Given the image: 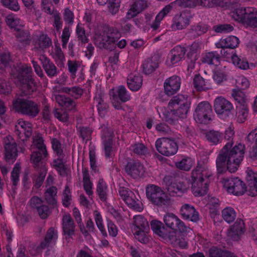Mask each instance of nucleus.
Listing matches in <instances>:
<instances>
[{"label":"nucleus","mask_w":257,"mask_h":257,"mask_svg":"<svg viewBox=\"0 0 257 257\" xmlns=\"http://www.w3.org/2000/svg\"><path fill=\"white\" fill-rule=\"evenodd\" d=\"M245 149L244 145L240 143L234 145L232 142L226 143L216 160L217 172L222 173L226 169L231 173L236 172L243 159Z\"/></svg>","instance_id":"nucleus-1"},{"label":"nucleus","mask_w":257,"mask_h":257,"mask_svg":"<svg viewBox=\"0 0 257 257\" xmlns=\"http://www.w3.org/2000/svg\"><path fill=\"white\" fill-rule=\"evenodd\" d=\"M190 104V100L187 96L179 94L170 101L168 111L165 108H160L158 112L160 117L167 121L172 122L179 118H185Z\"/></svg>","instance_id":"nucleus-2"},{"label":"nucleus","mask_w":257,"mask_h":257,"mask_svg":"<svg viewBox=\"0 0 257 257\" xmlns=\"http://www.w3.org/2000/svg\"><path fill=\"white\" fill-rule=\"evenodd\" d=\"M212 173L205 166H197L191 173V183L192 193L195 196L205 195L208 190L209 177Z\"/></svg>","instance_id":"nucleus-3"},{"label":"nucleus","mask_w":257,"mask_h":257,"mask_svg":"<svg viewBox=\"0 0 257 257\" xmlns=\"http://www.w3.org/2000/svg\"><path fill=\"white\" fill-rule=\"evenodd\" d=\"M232 18L246 28L257 30V9L254 7H239L231 13Z\"/></svg>","instance_id":"nucleus-4"},{"label":"nucleus","mask_w":257,"mask_h":257,"mask_svg":"<svg viewBox=\"0 0 257 257\" xmlns=\"http://www.w3.org/2000/svg\"><path fill=\"white\" fill-rule=\"evenodd\" d=\"M16 72H14L13 77L17 79L16 83L20 82L22 85L23 89H26V94H30L37 89V85L34 80L31 77L32 69L31 67L27 65H21L18 68H15Z\"/></svg>","instance_id":"nucleus-5"},{"label":"nucleus","mask_w":257,"mask_h":257,"mask_svg":"<svg viewBox=\"0 0 257 257\" xmlns=\"http://www.w3.org/2000/svg\"><path fill=\"white\" fill-rule=\"evenodd\" d=\"M146 194L149 201L154 206L166 208L171 203L167 194L158 186L148 185L146 188Z\"/></svg>","instance_id":"nucleus-6"},{"label":"nucleus","mask_w":257,"mask_h":257,"mask_svg":"<svg viewBox=\"0 0 257 257\" xmlns=\"http://www.w3.org/2000/svg\"><path fill=\"white\" fill-rule=\"evenodd\" d=\"M120 37V33L117 29L105 27L95 33L94 37V43L100 48H106L109 45L115 43Z\"/></svg>","instance_id":"nucleus-7"},{"label":"nucleus","mask_w":257,"mask_h":257,"mask_svg":"<svg viewBox=\"0 0 257 257\" xmlns=\"http://www.w3.org/2000/svg\"><path fill=\"white\" fill-rule=\"evenodd\" d=\"M13 106L16 111L31 117L36 116L40 111L37 104L23 98H18L14 100Z\"/></svg>","instance_id":"nucleus-8"},{"label":"nucleus","mask_w":257,"mask_h":257,"mask_svg":"<svg viewBox=\"0 0 257 257\" xmlns=\"http://www.w3.org/2000/svg\"><path fill=\"white\" fill-rule=\"evenodd\" d=\"M164 222L167 227L173 230L172 233L168 234H176V232L191 233L192 230L185 225L184 222L173 213L165 214L163 218Z\"/></svg>","instance_id":"nucleus-9"},{"label":"nucleus","mask_w":257,"mask_h":257,"mask_svg":"<svg viewBox=\"0 0 257 257\" xmlns=\"http://www.w3.org/2000/svg\"><path fill=\"white\" fill-rule=\"evenodd\" d=\"M157 151L161 155L170 157L176 154L178 147L174 140L167 138H162L157 140L155 143Z\"/></svg>","instance_id":"nucleus-10"},{"label":"nucleus","mask_w":257,"mask_h":257,"mask_svg":"<svg viewBox=\"0 0 257 257\" xmlns=\"http://www.w3.org/2000/svg\"><path fill=\"white\" fill-rule=\"evenodd\" d=\"M212 109L211 105L207 101L199 103L194 112L195 121L200 123H207L211 119Z\"/></svg>","instance_id":"nucleus-11"},{"label":"nucleus","mask_w":257,"mask_h":257,"mask_svg":"<svg viewBox=\"0 0 257 257\" xmlns=\"http://www.w3.org/2000/svg\"><path fill=\"white\" fill-rule=\"evenodd\" d=\"M221 184L227 192L234 195H242L245 191L244 184L238 178H224Z\"/></svg>","instance_id":"nucleus-12"},{"label":"nucleus","mask_w":257,"mask_h":257,"mask_svg":"<svg viewBox=\"0 0 257 257\" xmlns=\"http://www.w3.org/2000/svg\"><path fill=\"white\" fill-rule=\"evenodd\" d=\"M233 108L232 104L222 96H218L214 100V110L220 118L224 119L229 116Z\"/></svg>","instance_id":"nucleus-13"},{"label":"nucleus","mask_w":257,"mask_h":257,"mask_svg":"<svg viewBox=\"0 0 257 257\" xmlns=\"http://www.w3.org/2000/svg\"><path fill=\"white\" fill-rule=\"evenodd\" d=\"M109 94L111 96V99L113 106L117 109L121 108V102H124L131 99L130 94L123 86H120L116 89H111Z\"/></svg>","instance_id":"nucleus-14"},{"label":"nucleus","mask_w":257,"mask_h":257,"mask_svg":"<svg viewBox=\"0 0 257 257\" xmlns=\"http://www.w3.org/2000/svg\"><path fill=\"white\" fill-rule=\"evenodd\" d=\"M58 238V232L54 228H50L47 231L44 240L37 247L38 253H40L43 249H47V254L48 252L54 251L53 246L55 244Z\"/></svg>","instance_id":"nucleus-15"},{"label":"nucleus","mask_w":257,"mask_h":257,"mask_svg":"<svg viewBox=\"0 0 257 257\" xmlns=\"http://www.w3.org/2000/svg\"><path fill=\"white\" fill-rule=\"evenodd\" d=\"M15 127L16 133L22 141H27L32 136L33 125L30 121L19 119Z\"/></svg>","instance_id":"nucleus-16"},{"label":"nucleus","mask_w":257,"mask_h":257,"mask_svg":"<svg viewBox=\"0 0 257 257\" xmlns=\"http://www.w3.org/2000/svg\"><path fill=\"white\" fill-rule=\"evenodd\" d=\"M5 157L7 162H13L18 155L17 144L12 136L5 138Z\"/></svg>","instance_id":"nucleus-17"},{"label":"nucleus","mask_w":257,"mask_h":257,"mask_svg":"<svg viewBox=\"0 0 257 257\" xmlns=\"http://www.w3.org/2000/svg\"><path fill=\"white\" fill-rule=\"evenodd\" d=\"M184 48L177 46L172 49L168 54L166 64L170 67L175 66L180 62L185 55Z\"/></svg>","instance_id":"nucleus-18"},{"label":"nucleus","mask_w":257,"mask_h":257,"mask_svg":"<svg viewBox=\"0 0 257 257\" xmlns=\"http://www.w3.org/2000/svg\"><path fill=\"white\" fill-rule=\"evenodd\" d=\"M181 81L179 77L173 76L167 79L164 83L165 93L172 95L177 92L180 87Z\"/></svg>","instance_id":"nucleus-19"},{"label":"nucleus","mask_w":257,"mask_h":257,"mask_svg":"<svg viewBox=\"0 0 257 257\" xmlns=\"http://www.w3.org/2000/svg\"><path fill=\"white\" fill-rule=\"evenodd\" d=\"M247 191L251 196L257 195V172L248 168L246 170Z\"/></svg>","instance_id":"nucleus-20"},{"label":"nucleus","mask_w":257,"mask_h":257,"mask_svg":"<svg viewBox=\"0 0 257 257\" xmlns=\"http://www.w3.org/2000/svg\"><path fill=\"white\" fill-rule=\"evenodd\" d=\"M125 171L134 178L142 177L146 173L144 166L139 162H129L126 166Z\"/></svg>","instance_id":"nucleus-21"},{"label":"nucleus","mask_w":257,"mask_h":257,"mask_svg":"<svg viewBox=\"0 0 257 257\" xmlns=\"http://www.w3.org/2000/svg\"><path fill=\"white\" fill-rule=\"evenodd\" d=\"M191 14L188 12H183L180 15H176L173 19L172 29L176 30L183 29L189 24Z\"/></svg>","instance_id":"nucleus-22"},{"label":"nucleus","mask_w":257,"mask_h":257,"mask_svg":"<svg viewBox=\"0 0 257 257\" xmlns=\"http://www.w3.org/2000/svg\"><path fill=\"white\" fill-rule=\"evenodd\" d=\"M180 212L184 219H189L194 222L197 221L199 219L198 212L191 205L184 204L181 208Z\"/></svg>","instance_id":"nucleus-23"},{"label":"nucleus","mask_w":257,"mask_h":257,"mask_svg":"<svg viewBox=\"0 0 257 257\" xmlns=\"http://www.w3.org/2000/svg\"><path fill=\"white\" fill-rule=\"evenodd\" d=\"M159 61L160 57L156 54L145 60L142 65L143 71L146 74L152 73L158 67Z\"/></svg>","instance_id":"nucleus-24"},{"label":"nucleus","mask_w":257,"mask_h":257,"mask_svg":"<svg viewBox=\"0 0 257 257\" xmlns=\"http://www.w3.org/2000/svg\"><path fill=\"white\" fill-rule=\"evenodd\" d=\"M244 227L243 221L242 220H237L229 230L228 232V236L234 240H237L240 236L243 234Z\"/></svg>","instance_id":"nucleus-25"},{"label":"nucleus","mask_w":257,"mask_h":257,"mask_svg":"<svg viewBox=\"0 0 257 257\" xmlns=\"http://www.w3.org/2000/svg\"><path fill=\"white\" fill-rule=\"evenodd\" d=\"M147 6L146 1L144 0H137L131 5L130 9L126 14L127 19H131L136 17L138 14L143 11Z\"/></svg>","instance_id":"nucleus-26"},{"label":"nucleus","mask_w":257,"mask_h":257,"mask_svg":"<svg viewBox=\"0 0 257 257\" xmlns=\"http://www.w3.org/2000/svg\"><path fill=\"white\" fill-rule=\"evenodd\" d=\"M107 134L104 133L102 135V140L104 145V152L106 158H110L113 155L114 150L112 148V133L106 130Z\"/></svg>","instance_id":"nucleus-27"},{"label":"nucleus","mask_w":257,"mask_h":257,"mask_svg":"<svg viewBox=\"0 0 257 257\" xmlns=\"http://www.w3.org/2000/svg\"><path fill=\"white\" fill-rule=\"evenodd\" d=\"M62 227L64 234L66 238L71 237L74 234L75 225L69 214H65L63 216Z\"/></svg>","instance_id":"nucleus-28"},{"label":"nucleus","mask_w":257,"mask_h":257,"mask_svg":"<svg viewBox=\"0 0 257 257\" xmlns=\"http://www.w3.org/2000/svg\"><path fill=\"white\" fill-rule=\"evenodd\" d=\"M239 43V39L234 36H229L225 39H221L215 44L218 48L233 49L237 47Z\"/></svg>","instance_id":"nucleus-29"},{"label":"nucleus","mask_w":257,"mask_h":257,"mask_svg":"<svg viewBox=\"0 0 257 257\" xmlns=\"http://www.w3.org/2000/svg\"><path fill=\"white\" fill-rule=\"evenodd\" d=\"M142 82V77L138 73H131L128 76V87L132 91H138L141 87Z\"/></svg>","instance_id":"nucleus-30"},{"label":"nucleus","mask_w":257,"mask_h":257,"mask_svg":"<svg viewBox=\"0 0 257 257\" xmlns=\"http://www.w3.org/2000/svg\"><path fill=\"white\" fill-rule=\"evenodd\" d=\"M5 22L9 28L15 31H21L23 26L21 20L13 13L10 14L6 17Z\"/></svg>","instance_id":"nucleus-31"},{"label":"nucleus","mask_w":257,"mask_h":257,"mask_svg":"<svg viewBox=\"0 0 257 257\" xmlns=\"http://www.w3.org/2000/svg\"><path fill=\"white\" fill-rule=\"evenodd\" d=\"M52 99L55 100L60 105L68 110H72L75 107L74 101L63 95L53 94Z\"/></svg>","instance_id":"nucleus-32"},{"label":"nucleus","mask_w":257,"mask_h":257,"mask_svg":"<svg viewBox=\"0 0 257 257\" xmlns=\"http://www.w3.org/2000/svg\"><path fill=\"white\" fill-rule=\"evenodd\" d=\"M225 66L220 65L213 71L212 78L218 85H221L227 80V74L224 71Z\"/></svg>","instance_id":"nucleus-33"},{"label":"nucleus","mask_w":257,"mask_h":257,"mask_svg":"<svg viewBox=\"0 0 257 257\" xmlns=\"http://www.w3.org/2000/svg\"><path fill=\"white\" fill-rule=\"evenodd\" d=\"M43 67L48 75L50 77H53L57 74V69L55 66L50 60L44 55L41 56L39 58Z\"/></svg>","instance_id":"nucleus-34"},{"label":"nucleus","mask_w":257,"mask_h":257,"mask_svg":"<svg viewBox=\"0 0 257 257\" xmlns=\"http://www.w3.org/2000/svg\"><path fill=\"white\" fill-rule=\"evenodd\" d=\"M193 85L198 91L205 90L211 88L209 80L204 79L200 75H196L193 79Z\"/></svg>","instance_id":"nucleus-35"},{"label":"nucleus","mask_w":257,"mask_h":257,"mask_svg":"<svg viewBox=\"0 0 257 257\" xmlns=\"http://www.w3.org/2000/svg\"><path fill=\"white\" fill-rule=\"evenodd\" d=\"M132 231L141 229H149L148 222L147 219L141 215L134 217V222L132 227Z\"/></svg>","instance_id":"nucleus-36"},{"label":"nucleus","mask_w":257,"mask_h":257,"mask_svg":"<svg viewBox=\"0 0 257 257\" xmlns=\"http://www.w3.org/2000/svg\"><path fill=\"white\" fill-rule=\"evenodd\" d=\"M150 224L152 229L155 234L163 238H168L169 234L166 232V228L162 222L157 220H153Z\"/></svg>","instance_id":"nucleus-37"},{"label":"nucleus","mask_w":257,"mask_h":257,"mask_svg":"<svg viewBox=\"0 0 257 257\" xmlns=\"http://www.w3.org/2000/svg\"><path fill=\"white\" fill-rule=\"evenodd\" d=\"M130 196H128L127 198L124 201L130 208L141 212L143 209V204L140 201L136 199L135 195L133 192H130Z\"/></svg>","instance_id":"nucleus-38"},{"label":"nucleus","mask_w":257,"mask_h":257,"mask_svg":"<svg viewBox=\"0 0 257 257\" xmlns=\"http://www.w3.org/2000/svg\"><path fill=\"white\" fill-rule=\"evenodd\" d=\"M173 6V4L166 6L157 15L154 22L152 25V28L154 30H157L159 27L161 21L171 11Z\"/></svg>","instance_id":"nucleus-39"},{"label":"nucleus","mask_w":257,"mask_h":257,"mask_svg":"<svg viewBox=\"0 0 257 257\" xmlns=\"http://www.w3.org/2000/svg\"><path fill=\"white\" fill-rule=\"evenodd\" d=\"M247 140L254 143L249 151V156L253 159H257V127L252 130L248 134Z\"/></svg>","instance_id":"nucleus-40"},{"label":"nucleus","mask_w":257,"mask_h":257,"mask_svg":"<svg viewBox=\"0 0 257 257\" xmlns=\"http://www.w3.org/2000/svg\"><path fill=\"white\" fill-rule=\"evenodd\" d=\"M231 59L233 64L238 68L242 70H247L249 68L248 62L244 57L233 54L231 56Z\"/></svg>","instance_id":"nucleus-41"},{"label":"nucleus","mask_w":257,"mask_h":257,"mask_svg":"<svg viewBox=\"0 0 257 257\" xmlns=\"http://www.w3.org/2000/svg\"><path fill=\"white\" fill-rule=\"evenodd\" d=\"M33 148H35L42 152L44 157H46L47 156L48 153L46 150V147L44 143L43 138L40 135H38L34 137L33 144L31 146L32 150Z\"/></svg>","instance_id":"nucleus-42"},{"label":"nucleus","mask_w":257,"mask_h":257,"mask_svg":"<svg viewBox=\"0 0 257 257\" xmlns=\"http://www.w3.org/2000/svg\"><path fill=\"white\" fill-rule=\"evenodd\" d=\"M237 121L239 123L244 122L248 115V107L246 104H237L236 105Z\"/></svg>","instance_id":"nucleus-43"},{"label":"nucleus","mask_w":257,"mask_h":257,"mask_svg":"<svg viewBox=\"0 0 257 257\" xmlns=\"http://www.w3.org/2000/svg\"><path fill=\"white\" fill-rule=\"evenodd\" d=\"M188 188V186L184 183L180 181H174L168 186V190L171 192L177 194L184 192Z\"/></svg>","instance_id":"nucleus-44"},{"label":"nucleus","mask_w":257,"mask_h":257,"mask_svg":"<svg viewBox=\"0 0 257 257\" xmlns=\"http://www.w3.org/2000/svg\"><path fill=\"white\" fill-rule=\"evenodd\" d=\"M202 62L208 65L220 66L219 57L214 52H209L202 58Z\"/></svg>","instance_id":"nucleus-45"},{"label":"nucleus","mask_w":257,"mask_h":257,"mask_svg":"<svg viewBox=\"0 0 257 257\" xmlns=\"http://www.w3.org/2000/svg\"><path fill=\"white\" fill-rule=\"evenodd\" d=\"M82 174L84 189L86 194L89 196H91L93 194V184L90 180L88 170L86 169H83Z\"/></svg>","instance_id":"nucleus-46"},{"label":"nucleus","mask_w":257,"mask_h":257,"mask_svg":"<svg viewBox=\"0 0 257 257\" xmlns=\"http://www.w3.org/2000/svg\"><path fill=\"white\" fill-rule=\"evenodd\" d=\"M52 44L50 39L46 35L42 34L39 38L36 41L35 43V48L36 49H43Z\"/></svg>","instance_id":"nucleus-47"},{"label":"nucleus","mask_w":257,"mask_h":257,"mask_svg":"<svg viewBox=\"0 0 257 257\" xmlns=\"http://www.w3.org/2000/svg\"><path fill=\"white\" fill-rule=\"evenodd\" d=\"M180 233L176 232V234H169L168 238L175 245L185 248L187 246V242L183 237H180L181 236Z\"/></svg>","instance_id":"nucleus-48"},{"label":"nucleus","mask_w":257,"mask_h":257,"mask_svg":"<svg viewBox=\"0 0 257 257\" xmlns=\"http://www.w3.org/2000/svg\"><path fill=\"white\" fill-rule=\"evenodd\" d=\"M195 163V160L191 158L187 157L183 158L180 161L176 163L177 168L184 170L188 171Z\"/></svg>","instance_id":"nucleus-49"},{"label":"nucleus","mask_w":257,"mask_h":257,"mask_svg":"<svg viewBox=\"0 0 257 257\" xmlns=\"http://www.w3.org/2000/svg\"><path fill=\"white\" fill-rule=\"evenodd\" d=\"M57 189L55 187L48 188L45 193V199L48 203L55 205L56 203Z\"/></svg>","instance_id":"nucleus-50"},{"label":"nucleus","mask_w":257,"mask_h":257,"mask_svg":"<svg viewBox=\"0 0 257 257\" xmlns=\"http://www.w3.org/2000/svg\"><path fill=\"white\" fill-rule=\"evenodd\" d=\"M209 257H236L233 253L212 247L209 251Z\"/></svg>","instance_id":"nucleus-51"},{"label":"nucleus","mask_w":257,"mask_h":257,"mask_svg":"<svg viewBox=\"0 0 257 257\" xmlns=\"http://www.w3.org/2000/svg\"><path fill=\"white\" fill-rule=\"evenodd\" d=\"M96 191L101 200H105L106 199L107 194V187L103 180H99L97 185Z\"/></svg>","instance_id":"nucleus-52"},{"label":"nucleus","mask_w":257,"mask_h":257,"mask_svg":"<svg viewBox=\"0 0 257 257\" xmlns=\"http://www.w3.org/2000/svg\"><path fill=\"white\" fill-rule=\"evenodd\" d=\"M94 99L97 104L98 113L100 115H103L107 108V105L106 103H104L103 100L102 98L101 93L100 92H98L96 93L94 97Z\"/></svg>","instance_id":"nucleus-53"},{"label":"nucleus","mask_w":257,"mask_h":257,"mask_svg":"<svg viewBox=\"0 0 257 257\" xmlns=\"http://www.w3.org/2000/svg\"><path fill=\"white\" fill-rule=\"evenodd\" d=\"M206 139L213 144H217L220 143L222 140V134L215 131H210L206 134Z\"/></svg>","instance_id":"nucleus-54"},{"label":"nucleus","mask_w":257,"mask_h":257,"mask_svg":"<svg viewBox=\"0 0 257 257\" xmlns=\"http://www.w3.org/2000/svg\"><path fill=\"white\" fill-rule=\"evenodd\" d=\"M223 219L228 223L233 221L236 217V212L231 207H227L222 211Z\"/></svg>","instance_id":"nucleus-55"},{"label":"nucleus","mask_w":257,"mask_h":257,"mask_svg":"<svg viewBox=\"0 0 257 257\" xmlns=\"http://www.w3.org/2000/svg\"><path fill=\"white\" fill-rule=\"evenodd\" d=\"M231 95L237 102V104H246L247 98L244 93L240 90L238 89H233Z\"/></svg>","instance_id":"nucleus-56"},{"label":"nucleus","mask_w":257,"mask_h":257,"mask_svg":"<svg viewBox=\"0 0 257 257\" xmlns=\"http://www.w3.org/2000/svg\"><path fill=\"white\" fill-rule=\"evenodd\" d=\"M149 230V229H141L133 231V232L137 239L142 243H146L149 241V238L147 235Z\"/></svg>","instance_id":"nucleus-57"},{"label":"nucleus","mask_w":257,"mask_h":257,"mask_svg":"<svg viewBox=\"0 0 257 257\" xmlns=\"http://www.w3.org/2000/svg\"><path fill=\"white\" fill-rule=\"evenodd\" d=\"M62 92L68 93L75 98H78L83 94V90L80 87H63L61 89Z\"/></svg>","instance_id":"nucleus-58"},{"label":"nucleus","mask_w":257,"mask_h":257,"mask_svg":"<svg viewBox=\"0 0 257 257\" xmlns=\"http://www.w3.org/2000/svg\"><path fill=\"white\" fill-rule=\"evenodd\" d=\"M200 3L201 6L206 7H223L226 2V0H200Z\"/></svg>","instance_id":"nucleus-59"},{"label":"nucleus","mask_w":257,"mask_h":257,"mask_svg":"<svg viewBox=\"0 0 257 257\" xmlns=\"http://www.w3.org/2000/svg\"><path fill=\"white\" fill-rule=\"evenodd\" d=\"M93 214L97 227L103 235H106V232L105 231L103 220L100 213L97 211H95L94 212Z\"/></svg>","instance_id":"nucleus-60"},{"label":"nucleus","mask_w":257,"mask_h":257,"mask_svg":"<svg viewBox=\"0 0 257 257\" xmlns=\"http://www.w3.org/2000/svg\"><path fill=\"white\" fill-rule=\"evenodd\" d=\"M1 3L4 7L14 11H18L20 9L17 0H1Z\"/></svg>","instance_id":"nucleus-61"},{"label":"nucleus","mask_w":257,"mask_h":257,"mask_svg":"<svg viewBox=\"0 0 257 257\" xmlns=\"http://www.w3.org/2000/svg\"><path fill=\"white\" fill-rule=\"evenodd\" d=\"M52 166L55 168L60 175H64L65 173L66 167L65 164L60 158L55 159L53 161Z\"/></svg>","instance_id":"nucleus-62"},{"label":"nucleus","mask_w":257,"mask_h":257,"mask_svg":"<svg viewBox=\"0 0 257 257\" xmlns=\"http://www.w3.org/2000/svg\"><path fill=\"white\" fill-rule=\"evenodd\" d=\"M43 158H45L43 155L42 152L41 153L39 152H33L31 156V162L35 166H38L41 164V160Z\"/></svg>","instance_id":"nucleus-63"},{"label":"nucleus","mask_w":257,"mask_h":257,"mask_svg":"<svg viewBox=\"0 0 257 257\" xmlns=\"http://www.w3.org/2000/svg\"><path fill=\"white\" fill-rule=\"evenodd\" d=\"M120 0H109L108 10L112 15L116 14L119 11Z\"/></svg>","instance_id":"nucleus-64"}]
</instances>
